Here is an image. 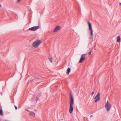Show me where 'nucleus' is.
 <instances>
[{
  "label": "nucleus",
  "mask_w": 121,
  "mask_h": 121,
  "mask_svg": "<svg viewBox=\"0 0 121 121\" xmlns=\"http://www.w3.org/2000/svg\"><path fill=\"white\" fill-rule=\"evenodd\" d=\"M70 106L69 109V112L70 113H72L73 109V105L74 103V98L72 94L70 93Z\"/></svg>",
  "instance_id": "obj_1"
},
{
  "label": "nucleus",
  "mask_w": 121,
  "mask_h": 121,
  "mask_svg": "<svg viewBox=\"0 0 121 121\" xmlns=\"http://www.w3.org/2000/svg\"><path fill=\"white\" fill-rule=\"evenodd\" d=\"M42 43L40 40H38L35 41L32 43V45L33 47L35 48H37L39 46L40 44Z\"/></svg>",
  "instance_id": "obj_2"
},
{
  "label": "nucleus",
  "mask_w": 121,
  "mask_h": 121,
  "mask_svg": "<svg viewBox=\"0 0 121 121\" xmlns=\"http://www.w3.org/2000/svg\"><path fill=\"white\" fill-rule=\"evenodd\" d=\"M105 107L107 111H109L111 107V105L108 102V101H107L106 104H105Z\"/></svg>",
  "instance_id": "obj_3"
},
{
  "label": "nucleus",
  "mask_w": 121,
  "mask_h": 121,
  "mask_svg": "<svg viewBox=\"0 0 121 121\" xmlns=\"http://www.w3.org/2000/svg\"><path fill=\"white\" fill-rule=\"evenodd\" d=\"M100 93H98L95 97L94 99H95L94 100L95 102H97L100 99Z\"/></svg>",
  "instance_id": "obj_4"
},
{
  "label": "nucleus",
  "mask_w": 121,
  "mask_h": 121,
  "mask_svg": "<svg viewBox=\"0 0 121 121\" xmlns=\"http://www.w3.org/2000/svg\"><path fill=\"white\" fill-rule=\"evenodd\" d=\"M86 56V55L85 54H82L81 56L79 62L80 63L82 62L85 60Z\"/></svg>",
  "instance_id": "obj_5"
},
{
  "label": "nucleus",
  "mask_w": 121,
  "mask_h": 121,
  "mask_svg": "<svg viewBox=\"0 0 121 121\" xmlns=\"http://www.w3.org/2000/svg\"><path fill=\"white\" fill-rule=\"evenodd\" d=\"M88 23L89 25V30H92V27L91 23L90 22H88Z\"/></svg>",
  "instance_id": "obj_6"
},
{
  "label": "nucleus",
  "mask_w": 121,
  "mask_h": 121,
  "mask_svg": "<svg viewBox=\"0 0 121 121\" xmlns=\"http://www.w3.org/2000/svg\"><path fill=\"white\" fill-rule=\"evenodd\" d=\"M61 29V27L60 26H57L53 30H59Z\"/></svg>",
  "instance_id": "obj_7"
},
{
  "label": "nucleus",
  "mask_w": 121,
  "mask_h": 121,
  "mask_svg": "<svg viewBox=\"0 0 121 121\" xmlns=\"http://www.w3.org/2000/svg\"><path fill=\"white\" fill-rule=\"evenodd\" d=\"M33 27V30H36L39 28V26H37Z\"/></svg>",
  "instance_id": "obj_8"
},
{
  "label": "nucleus",
  "mask_w": 121,
  "mask_h": 121,
  "mask_svg": "<svg viewBox=\"0 0 121 121\" xmlns=\"http://www.w3.org/2000/svg\"><path fill=\"white\" fill-rule=\"evenodd\" d=\"M117 42H120L121 41V39L120 37L118 36L117 37Z\"/></svg>",
  "instance_id": "obj_9"
},
{
  "label": "nucleus",
  "mask_w": 121,
  "mask_h": 121,
  "mask_svg": "<svg viewBox=\"0 0 121 121\" xmlns=\"http://www.w3.org/2000/svg\"><path fill=\"white\" fill-rule=\"evenodd\" d=\"M71 71V69L70 68H68L67 70L66 74L68 75H69V73Z\"/></svg>",
  "instance_id": "obj_10"
},
{
  "label": "nucleus",
  "mask_w": 121,
  "mask_h": 121,
  "mask_svg": "<svg viewBox=\"0 0 121 121\" xmlns=\"http://www.w3.org/2000/svg\"><path fill=\"white\" fill-rule=\"evenodd\" d=\"M30 115L31 116H35V113L33 112L30 111Z\"/></svg>",
  "instance_id": "obj_11"
},
{
  "label": "nucleus",
  "mask_w": 121,
  "mask_h": 121,
  "mask_svg": "<svg viewBox=\"0 0 121 121\" xmlns=\"http://www.w3.org/2000/svg\"><path fill=\"white\" fill-rule=\"evenodd\" d=\"M91 31V38L93 39V31Z\"/></svg>",
  "instance_id": "obj_12"
},
{
  "label": "nucleus",
  "mask_w": 121,
  "mask_h": 121,
  "mask_svg": "<svg viewBox=\"0 0 121 121\" xmlns=\"http://www.w3.org/2000/svg\"><path fill=\"white\" fill-rule=\"evenodd\" d=\"M49 60L52 63V58L51 57L50 58H49Z\"/></svg>",
  "instance_id": "obj_13"
},
{
  "label": "nucleus",
  "mask_w": 121,
  "mask_h": 121,
  "mask_svg": "<svg viewBox=\"0 0 121 121\" xmlns=\"http://www.w3.org/2000/svg\"><path fill=\"white\" fill-rule=\"evenodd\" d=\"M29 30H33V27H32L31 28H29Z\"/></svg>",
  "instance_id": "obj_14"
},
{
  "label": "nucleus",
  "mask_w": 121,
  "mask_h": 121,
  "mask_svg": "<svg viewBox=\"0 0 121 121\" xmlns=\"http://www.w3.org/2000/svg\"><path fill=\"white\" fill-rule=\"evenodd\" d=\"M91 51H90L89 52V53H88L89 55H91Z\"/></svg>",
  "instance_id": "obj_15"
},
{
  "label": "nucleus",
  "mask_w": 121,
  "mask_h": 121,
  "mask_svg": "<svg viewBox=\"0 0 121 121\" xmlns=\"http://www.w3.org/2000/svg\"><path fill=\"white\" fill-rule=\"evenodd\" d=\"M94 91H93L92 92V93H91V96H92L93 95V94H94Z\"/></svg>",
  "instance_id": "obj_16"
},
{
  "label": "nucleus",
  "mask_w": 121,
  "mask_h": 121,
  "mask_svg": "<svg viewBox=\"0 0 121 121\" xmlns=\"http://www.w3.org/2000/svg\"><path fill=\"white\" fill-rule=\"evenodd\" d=\"M21 0H17V2L18 3H19Z\"/></svg>",
  "instance_id": "obj_17"
},
{
  "label": "nucleus",
  "mask_w": 121,
  "mask_h": 121,
  "mask_svg": "<svg viewBox=\"0 0 121 121\" xmlns=\"http://www.w3.org/2000/svg\"><path fill=\"white\" fill-rule=\"evenodd\" d=\"M15 109L16 110H17V107L16 106H15Z\"/></svg>",
  "instance_id": "obj_18"
},
{
  "label": "nucleus",
  "mask_w": 121,
  "mask_h": 121,
  "mask_svg": "<svg viewBox=\"0 0 121 121\" xmlns=\"http://www.w3.org/2000/svg\"><path fill=\"white\" fill-rule=\"evenodd\" d=\"M25 110L28 111V112H30V111H29V110H28L27 109H25Z\"/></svg>",
  "instance_id": "obj_19"
},
{
  "label": "nucleus",
  "mask_w": 121,
  "mask_h": 121,
  "mask_svg": "<svg viewBox=\"0 0 121 121\" xmlns=\"http://www.w3.org/2000/svg\"><path fill=\"white\" fill-rule=\"evenodd\" d=\"M38 99V98L37 97H36V101H37V100Z\"/></svg>",
  "instance_id": "obj_20"
},
{
  "label": "nucleus",
  "mask_w": 121,
  "mask_h": 121,
  "mask_svg": "<svg viewBox=\"0 0 121 121\" xmlns=\"http://www.w3.org/2000/svg\"><path fill=\"white\" fill-rule=\"evenodd\" d=\"M57 31H53L54 32H55Z\"/></svg>",
  "instance_id": "obj_21"
},
{
  "label": "nucleus",
  "mask_w": 121,
  "mask_h": 121,
  "mask_svg": "<svg viewBox=\"0 0 121 121\" xmlns=\"http://www.w3.org/2000/svg\"><path fill=\"white\" fill-rule=\"evenodd\" d=\"M2 7L1 5L0 4V7Z\"/></svg>",
  "instance_id": "obj_22"
},
{
  "label": "nucleus",
  "mask_w": 121,
  "mask_h": 121,
  "mask_svg": "<svg viewBox=\"0 0 121 121\" xmlns=\"http://www.w3.org/2000/svg\"><path fill=\"white\" fill-rule=\"evenodd\" d=\"M92 115H91V116H90V117H92Z\"/></svg>",
  "instance_id": "obj_23"
},
{
  "label": "nucleus",
  "mask_w": 121,
  "mask_h": 121,
  "mask_svg": "<svg viewBox=\"0 0 121 121\" xmlns=\"http://www.w3.org/2000/svg\"><path fill=\"white\" fill-rule=\"evenodd\" d=\"M119 4H120V5H121V3H119Z\"/></svg>",
  "instance_id": "obj_24"
},
{
  "label": "nucleus",
  "mask_w": 121,
  "mask_h": 121,
  "mask_svg": "<svg viewBox=\"0 0 121 121\" xmlns=\"http://www.w3.org/2000/svg\"><path fill=\"white\" fill-rule=\"evenodd\" d=\"M35 110V111H36V109H35V110Z\"/></svg>",
  "instance_id": "obj_25"
}]
</instances>
